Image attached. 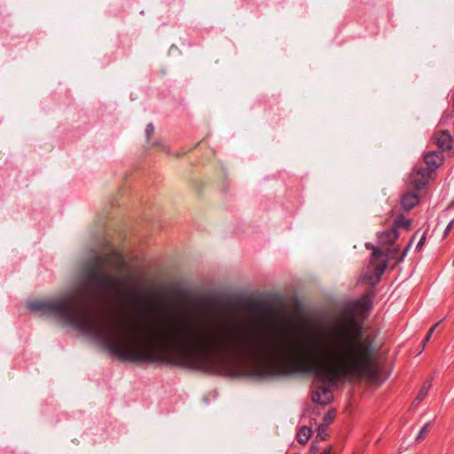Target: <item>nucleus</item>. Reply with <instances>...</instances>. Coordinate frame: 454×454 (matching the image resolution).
<instances>
[{
	"label": "nucleus",
	"mask_w": 454,
	"mask_h": 454,
	"mask_svg": "<svg viewBox=\"0 0 454 454\" xmlns=\"http://www.w3.org/2000/svg\"><path fill=\"white\" fill-rule=\"evenodd\" d=\"M265 332L246 331L242 334H229L216 329L207 343L200 348L199 359L194 360L196 371L210 372L217 366L222 356L245 358L273 357L277 374L313 373L325 385L313 387L311 399L326 405L333 400L330 387L340 380L355 378L375 379L380 372L377 352L372 341L364 337L362 324L354 312L341 317L333 331L328 348H314L317 344L315 335L306 338L305 352L293 356L289 346L283 340H267Z\"/></svg>",
	"instance_id": "obj_1"
},
{
	"label": "nucleus",
	"mask_w": 454,
	"mask_h": 454,
	"mask_svg": "<svg viewBox=\"0 0 454 454\" xmlns=\"http://www.w3.org/2000/svg\"><path fill=\"white\" fill-rule=\"evenodd\" d=\"M108 260L97 258V264L86 269L81 286L52 301H32L28 308L33 311L51 313L64 320L74 328L91 334L104 348L120 361L137 364H164L189 368L196 371L193 362L199 359V349L207 343L216 328L203 326L194 331V325L183 320L180 327L171 334L157 333L153 342L141 338L129 337L125 341L114 338L113 333L98 328L90 317V299L86 296L78 302V296L85 291L93 293L118 291L122 282L120 277L103 273L101 267L107 265Z\"/></svg>",
	"instance_id": "obj_2"
},
{
	"label": "nucleus",
	"mask_w": 454,
	"mask_h": 454,
	"mask_svg": "<svg viewBox=\"0 0 454 454\" xmlns=\"http://www.w3.org/2000/svg\"><path fill=\"white\" fill-rule=\"evenodd\" d=\"M154 299L151 293H141L135 289H126L121 292V300L126 304L136 309L141 317H147L151 314L150 304Z\"/></svg>",
	"instance_id": "obj_3"
},
{
	"label": "nucleus",
	"mask_w": 454,
	"mask_h": 454,
	"mask_svg": "<svg viewBox=\"0 0 454 454\" xmlns=\"http://www.w3.org/2000/svg\"><path fill=\"white\" fill-rule=\"evenodd\" d=\"M384 252L379 247H372L367 271L364 278L368 279L372 285L378 283L387 269V260Z\"/></svg>",
	"instance_id": "obj_4"
},
{
	"label": "nucleus",
	"mask_w": 454,
	"mask_h": 454,
	"mask_svg": "<svg viewBox=\"0 0 454 454\" xmlns=\"http://www.w3.org/2000/svg\"><path fill=\"white\" fill-rule=\"evenodd\" d=\"M180 300L187 307L197 309H204L218 307L216 301L213 298L195 297V296H192L191 294H189L187 293H181Z\"/></svg>",
	"instance_id": "obj_5"
},
{
	"label": "nucleus",
	"mask_w": 454,
	"mask_h": 454,
	"mask_svg": "<svg viewBox=\"0 0 454 454\" xmlns=\"http://www.w3.org/2000/svg\"><path fill=\"white\" fill-rule=\"evenodd\" d=\"M239 306L251 312L256 317H264L271 311L270 307L261 301L247 300L239 302Z\"/></svg>",
	"instance_id": "obj_6"
},
{
	"label": "nucleus",
	"mask_w": 454,
	"mask_h": 454,
	"mask_svg": "<svg viewBox=\"0 0 454 454\" xmlns=\"http://www.w3.org/2000/svg\"><path fill=\"white\" fill-rule=\"evenodd\" d=\"M419 201V197L412 192H405L400 200L401 207L405 211L411 210Z\"/></svg>",
	"instance_id": "obj_7"
},
{
	"label": "nucleus",
	"mask_w": 454,
	"mask_h": 454,
	"mask_svg": "<svg viewBox=\"0 0 454 454\" xmlns=\"http://www.w3.org/2000/svg\"><path fill=\"white\" fill-rule=\"evenodd\" d=\"M398 231L391 226L388 230L379 232L378 239L381 245H391L398 239Z\"/></svg>",
	"instance_id": "obj_8"
},
{
	"label": "nucleus",
	"mask_w": 454,
	"mask_h": 454,
	"mask_svg": "<svg viewBox=\"0 0 454 454\" xmlns=\"http://www.w3.org/2000/svg\"><path fill=\"white\" fill-rule=\"evenodd\" d=\"M436 145L443 150H449L452 146V137L448 130H441L435 135Z\"/></svg>",
	"instance_id": "obj_9"
},
{
	"label": "nucleus",
	"mask_w": 454,
	"mask_h": 454,
	"mask_svg": "<svg viewBox=\"0 0 454 454\" xmlns=\"http://www.w3.org/2000/svg\"><path fill=\"white\" fill-rule=\"evenodd\" d=\"M424 161L431 171H434L441 164L440 153L434 151L428 152L424 155Z\"/></svg>",
	"instance_id": "obj_10"
},
{
	"label": "nucleus",
	"mask_w": 454,
	"mask_h": 454,
	"mask_svg": "<svg viewBox=\"0 0 454 454\" xmlns=\"http://www.w3.org/2000/svg\"><path fill=\"white\" fill-rule=\"evenodd\" d=\"M312 430L307 426L301 427L296 434L297 442L302 445L306 444L311 437Z\"/></svg>",
	"instance_id": "obj_11"
},
{
	"label": "nucleus",
	"mask_w": 454,
	"mask_h": 454,
	"mask_svg": "<svg viewBox=\"0 0 454 454\" xmlns=\"http://www.w3.org/2000/svg\"><path fill=\"white\" fill-rule=\"evenodd\" d=\"M427 181L428 180L422 178L420 176H414L412 172L411 173L409 177V183L411 186L417 191L424 189L427 184Z\"/></svg>",
	"instance_id": "obj_12"
},
{
	"label": "nucleus",
	"mask_w": 454,
	"mask_h": 454,
	"mask_svg": "<svg viewBox=\"0 0 454 454\" xmlns=\"http://www.w3.org/2000/svg\"><path fill=\"white\" fill-rule=\"evenodd\" d=\"M411 226V221L405 216L400 215H398L392 224V227L395 228L398 231L399 228H403L405 230H410Z\"/></svg>",
	"instance_id": "obj_13"
},
{
	"label": "nucleus",
	"mask_w": 454,
	"mask_h": 454,
	"mask_svg": "<svg viewBox=\"0 0 454 454\" xmlns=\"http://www.w3.org/2000/svg\"><path fill=\"white\" fill-rule=\"evenodd\" d=\"M431 387H432V380H426L423 383V385H422V387L413 403L416 404H419V403H421L425 399V397L427 395Z\"/></svg>",
	"instance_id": "obj_14"
},
{
	"label": "nucleus",
	"mask_w": 454,
	"mask_h": 454,
	"mask_svg": "<svg viewBox=\"0 0 454 454\" xmlns=\"http://www.w3.org/2000/svg\"><path fill=\"white\" fill-rule=\"evenodd\" d=\"M411 172L413 173L414 176H420L422 178L428 180L433 171H431V169L428 167L426 168L423 167L422 165H416Z\"/></svg>",
	"instance_id": "obj_15"
},
{
	"label": "nucleus",
	"mask_w": 454,
	"mask_h": 454,
	"mask_svg": "<svg viewBox=\"0 0 454 454\" xmlns=\"http://www.w3.org/2000/svg\"><path fill=\"white\" fill-rule=\"evenodd\" d=\"M327 429H328V426L320 424L317 427V435L315 438V442L325 441L328 436Z\"/></svg>",
	"instance_id": "obj_16"
},
{
	"label": "nucleus",
	"mask_w": 454,
	"mask_h": 454,
	"mask_svg": "<svg viewBox=\"0 0 454 454\" xmlns=\"http://www.w3.org/2000/svg\"><path fill=\"white\" fill-rule=\"evenodd\" d=\"M356 307L358 309H362L363 310L369 311L372 307V303L369 299H360L356 301Z\"/></svg>",
	"instance_id": "obj_17"
},
{
	"label": "nucleus",
	"mask_w": 454,
	"mask_h": 454,
	"mask_svg": "<svg viewBox=\"0 0 454 454\" xmlns=\"http://www.w3.org/2000/svg\"><path fill=\"white\" fill-rule=\"evenodd\" d=\"M335 417V413L333 411H329L328 412H326L323 418V425H326V426H329L333 421V419Z\"/></svg>",
	"instance_id": "obj_18"
},
{
	"label": "nucleus",
	"mask_w": 454,
	"mask_h": 454,
	"mask_svg": "<svg viewBox=\"0 0 454 454\" xmlns=\"http://www.w3.org/2000/svg\"><path fill=\"white\" fill-rule=\"evenodd\" d=\"M114 328H128L129 324L124 319L116 317L114 321Z\"/></svg>",
	"instance_id": "obj_19"
},
{
	"label": "nucleus",
	"mask_w": 454,
	"mask_h": 454,
	"mask_svg": "<svg viewBox=\"0 0 454 454\" xmlns=\"http://www.w3.org/2000/svg\"><path fill=\"white\" fill-rule=\"evenodd\" d=\"M430 422H427L422 427L421 429L419 430L417 437H416V440L419 441L420 439H422L424 437V435L427 433L428 431V428L430 427Z\"/></svg>",
	"instance_id": "obj_20"
},
{
	"label": "nucleus",
	"mask_w": 454,
	"mask_h": 454,
	"mask_svg": "<svg viewBox=\"0 0 454 454\" xmlns=\"http://www.w3.org/2000/svg\"><path fill=\"white\" fill-rule=\"evenodd\" d=\"M441 321L437 322L436 324H434L427 332L425 339L423 340V342H424V346L426 345L427 342L429 341L433 333L434 332V330L436 329V327L440 325Z\"/></svg>",
	"instance_id": "obj_21"
},
{
	"label": "nucleus",
	"mask_w": 454,
	"mask_h": 454,
	"mask_svg": "<svg viewBox=\"0 0 454 454\" xmlns=\"http://www.w3.org/2000/svg\"><path fill=\"white\" fill-rule=\"evenodd\" d=\"M153 132H154V127H153V123H148L145 128V136H146L147 140H150Z\"/></svg>",
	"instance_id": "obj_22"
},
{
	"label": "nucleus",
	"mask_w": 454,
	"mask_h": 454,
	"mask_svg": "<svg viewBox=\"0 0 454 454\" xmlns=\"http://www.w3.org/2000/svg\"><path fill=\"white\" fill-rule=\"evenodd\" d=\"M294 329V326L293 325H282L279 327V330L283 333H289Z\"/></svg>",
	"instance_id": "obj_23"
},
{
	"label": "nucleus",
	"mask_w": 454,
	"mask_h": 454,
	"mask_svg": "<svg viewBox=\"0 0 454 454\" xmlns=\"http://www.w3.org/2000/svg\"><path fill=\"white\" fill-rule=\"evenodd\" d=\"M426 239H427V232L425 231L419 238V240L417 244V249H420L423 247V245L425 244Z\"/></svg>",
	"instance_id": "obj_24"
},
{
	"label": "nucleus",
	"mask_w": 454,
	"mask_h": 454,
	"mask_svg": "<svg viewBox=\"0 0 454 454\" xmlns=\"http://www.w3.org/2000/svg\"><path fill=\"white\" fill-rule=\"evenodd\" d=\"M453 223H454V219L450 220V223L447 224V226L444 230L443 238H446L449 235L450 231L452 229Z\"/></svg>",
	"instance_id": "obj_25"
},
{
	"label": "nucleus",
	"mask_w": 454,
	"mask_h": 454,
	"mask_svg": "<svg viewBox=\"0 0 454 454\" xmlns=\"http://www.w3.org/2000/svg\"><path fill=\"white\" fill-rule=\"evenodd\" d=\"M316 442H315V440L312 442L311 447L309 450V454H317V452L319 451V447L317 445H316Z\"/></svg>",
	"instance_id": "obj_26"
},
{
	"label": "nucleus",
	"mask_w": 454,
	"mask_h": 454,
	"mask_svg": "<svg viewBox=\"0 0 454 454\" xmlns=\"http://www.w3.org/2000/svg\"><path fill=\"white\" fill-rule=\"evenodd\" d=\"M269 374H270L269 370L259 369L256 372V375H258V376H264V375H269Z\"/></svg>",
	"instance_id": "obj_27"
},
{
	"label": "nucleus",
	"mask_w": 454,
	"mask_h": 454,
	"mask_svg": "<svg viewBox=\"0 0 454 454\" xmlns=\"http://www.w3.org/2000/svg\"><path fill=\"white\" fill-rule=\"evenodd\" d=\"M321 454H333V453H332V447H331V446H329V447L325 448V449L322 451V453H321Z\"/></svg>",
	"instance_id": "obj_28"
},
{
	"label": "nucleus",
	"mask_w": 454,
	"mask_h": 454,
	"mask_svg": "<svg viewBox=\"0 0 454 454\" xmlns=\"http://www.w3.org/2000/svg\"><path fill=\"white\" fill-rule=\"evenodd\" d=\"M411 247V243H410V244L407 246V247L405 248V250H404V252H403V255H402V256L400 257V259L398 260V262H401V261L403 260V256L406 254V252H407V250L409 249V247Z\"/></svg>",
	"instance_id": "obj_29"
},
{
	"label": "nucleus",
	"mask_w": 454,
	"mask_h": 454,
	"mask_svg": "<svg viewBox=\"0 0 454 454\" xmlns=\"http://www.w3.org/2000/svg\"><path fill=\"white\" fill-rule=\"evenodd\" d=\"M118 258H119L120 262L122 263V261H123L122 257L121 255H118Z\"/></svg>",
	"instance_id": "obj_30"
}]
</instances>
